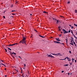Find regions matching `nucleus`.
<instances>
[{"label":"nucleus","mask_w":77,"mask_h":77,"mask_svg":"<svg viewBox=\"0 0 77 77\" xmlns=\"http://www.w3.org/2000/svg\"><path fill=\"white\" fill-rule=\"evenodd\" d=\"M23 39L22 40L20 41V43H22V44H24V43L25 44H26V42L24 40H26V37L23 36Z\"/></svg>","instance_id":"obj_1"},{"label":"nucleus","mask_w":77,"mask_h":77,"mask_svg":"<svg viewBox=\"0 0 77 77\" xmlns=\"http://www.w3.org/2000/svg\"><path fill=\"white\" fill-rule=\"evenodd\" d=\"M63 31L64 34H65L66 33H68V31H66V30L63 29Z\"/></svg>","instance_id":"obj_2"},{"label":"nucleus","mask_w":77,"mask_h":77,"mask_svg":"<svg viewBox=\"0 0 77 77\" xmlns=\"http://www.w3.org/2000/svg\"><path fill=\"white\" fill-rule=\"evenodd\" d=\"M54 42H55V44H60L61 45H62V44H63V45H64V44L63 43H60V42H56V41H54Z\"/></svg>","instance_id":"obj_3"},{"label":"nucleus","mask_w":77,"mask_h":77,"mask_svg":"<svg viewBox=\"0 0 77 77\" xmlns=\"http://www.w3.org/2000/svg\"><path fill=\"white\" fill-rule=\"evenodd\" d=\"M59 39V38H56L57 41H60V40Z\"/></svg>","instance_id":"obj_4"},{"label":"nucleus","mask_w":77,"mask_h":77,"mask_svg":"<svg viewBox=\"0 0 77 77\" xmlns=\"http://www.w3.org/2000/svg\"><path fill=\"white\" fill-rule=\"evenodd\" d=\"M10 46H13V44H12V45L10 44L9 45L7 46V47H8Z\"/></svg>","instance_id":"obj_5"},{"label":"nucleus","mask_w":77,"mask_h":77,"mask_svg":"<svg viewBox=\"0 0 77 77\" xmlns=\"http://www.w3.org/2000/svg\"><path fill=\"white\" fill-rule=\"evenodd\" d=\"M72 41H73L74 44H75V42H74V40L73 39V38H72Z\"/></svg>","instance_id":"obj_6"},{"label":"nucleus","mask_w":77,"mask_h":77,"mask_svg":"<svg viewBox=\"0 0 77 77\" xmlns=\"http://www.w3.org/2000/svg\"><path fill=\"white\" fill-rule=\"evenodd\" d=\"M60 54V53H58L57 54H55V55L56 56H59Z\"/></svg>","instance_id":"obj_7"},{"label":"nucleus","mask_w":77,"mask_h":77,"mask_svg":"<svg viewBox=\"0 0 77 77\" xmlns=\"http://www.w3.org/2000/svg\"><path fill=\"white\" fill-rule=\"evenodd\" d=\"M11 54H15V55H16V53H14V52H12V53H11Z\"/></svg>","instance_id":"obj_8"},{"label":"nucleus","mask_w":77,"mask_h":77,"mask_svg":"<svg viewBox=\"0 0 77 77\" xmlns=\"http://www.w3.org/2000/svg\"><path fill=\"white\" fill-rule=\"evenodd\" d=\"M67 59L69 61H71V60L69 58L67 57Z\"/></svg>","instance_id":"obj_9"},{"label":"nucleus","mask_w":77,"mask_h":77,"mask_svg":"<svg viewBox=\"0 0 77 77\" xmlns=\"http://www.w3.org/2000/svg\"><path fill=\"white\" fill-rule=\"evenodd\" d=\"M39 36L40 37H41L42 38H45V37H44V36H42L40 35H39Z\"/></svg>","instance_id":"obj_10"},{"label":"nucleus","mask_w":77,"mask_h":77,"mask_svg":"<svg viewBox=\"0 0 77 77\" xmlns=\"http://www.w3.org/2000/svg\"><path fill=\"white\" fill-rule=\"evenodd\" d=\"M7 48H8V49H9V50H10L11 51V50H12V49H11V48H8V47H6Z\"/></svg>","instance_id":"obj_11"},{"label":"nucleus","mask_w":77,"mask_h":77,"mask_svg":"<svg viewBox=\"0 0 77 77\" xmlns=\"http://www.w3.org/2000/svg\"><path fill=\"white\" fill-rule=\"evenodd\" d=\"M56 23L57 24H59V21L57 20Z\"/></svg>","instance_id":"obj_12"},{"label":"nucleus","mask_w":77,"mask_h":77,"mask_svg":"<svg viewBox=\"0 0 77 77\" xmlns=\"http://www.w3.org/2000/svg\"><path fill=\"white\" fill-rule=\"evenodd\" d=\"M51 58H53H53H54V56H53L52 55H51Z\"/></svg>","instance_id":"obj_13"},{"label":"nucleus","mask_w":77,"mask_h":77,"mask_svg":"<svg viewBox=\"0 0 77 77\" xmlns=\"http://www.w3.org/2000/svg\"><path fill=\"white\" fill-rule=\"evenodd\" d=\"M75 13H77V10L75 9Z\"/></svg>","instance_id":"obj_14"},{"label":"nucleus","mask_w":77,"mask_h":77,"mask_svg":"<svg viewBox=\"0 0 77 77\" xmlns=\"http://www.w3.org/2000/svg\"><path fill=\"white\" fill-rule=\"evenodd\" d=\"M71 32L72 35H73V32H72V30H71Z\"/></svg>","instance_id":"obj_15"},{"label":"nucleus","mask_w":77,"mask_h":77,"mask_svg":"<svg viewBox=\"0 0 77 77\" xmlns=\"http://www.w3.org/2000/svg\"><path fill=\"white\" fill-rule=\"evenodd\" d=\"M43 13H45V14H47V12H46V11H44L43 12Z\"/></svg>","instance_id":"obj_16"},{"label":"nucleus","mask_w":77,"mask_h":77,"mask_svg":"<svg viewBox=\"0 0 77 77\" xmlns=\"http://www.w3.org/2000/svg\"><path fill=\"white\" fill-rule=\"evenodd\" d=\"M53 20H55V21H57V19H54V18H53Z\"/></svg>","instance_id":"obj_17"},{"label":"nucleus","mask_w":77,"mask_h":77,"mask_svg":"<svg viewBox=\"0 0 77 77\" xmlns=\"http://www.w3.org/2000/svg\"><path fill=\"white\" fill-rule=\"evenodd\" d=\"M72 63H73L72 62L71 63H70V65H72Z\"/></svg>","instance_id":"obj_18"},{"label":"nucleus","mask_w":77,"mask_h":77,"mask_svg":"<svg viewBox=\"0 0 77 77\" xmlns=\"http://www.w3.org/2000/svg\"><path fill=\"white\" fill-rule=\"evenodd\" d=\"M74 26H76V27H77V24H75L74 23Z\"/></svg>","instance_id":"obj_19"},{"label":"nucleus","mask_w":77,"mask_h":77,"mask_svg":"<svg viewBox=\"0 0 77 77\" xmlns=\"http://www.w3.org/2000/svg\"><path fill=\"white\" fill-rule=\"evenodd\" d=\"M66 39H65V40H66V41H68V38L66 37Z\"/></svg>","instance_id":"obj_20"},{"label":"nucleus","mask_w":77,"mask_h":77,"mask_svg":"<svg viewBox=\"0 0 77 77\" xmlns=\"http://www.w3.org/2000/svg\"><path fill=\"white\" fill-rule=\"evenodd\" d=\"M65 66H68V64H66V65H64Z\"/></svg>","instance_id":"obj_21"},{"label":"nucleus","mask_w":77,"mask_h":77,"mask_svg":"<svg viewBox=\"0 0 77 77\" xmlns=\"http://www.w3.org/2000/svg\"><path fill=\"white\" fill-rule=\"evenodd\" d=\"M72 62H74V59L72 58Z\"/></svg>","instance_id":"obj_22"},{"label":"nucleus","mask_w":77,"mask_h":77,"mask_svg":"<svg viewBox=\"0 0 77 77\" xmlns=\"http://www.w3.org/2000/svg\"><path fill=\"white\" fill-rule=\"evenodd\" d=\"M47 55H48V57H51V55H48V54H47Z\"/></svg>","instance_id":"obj_23"},{"label":"nucleus","mask_w":77,"mask_h":77,"mask_svg":"<svg viewBox=\"0 0 77 77\" xmlns=\"http://www.w3.org/2000/svg\"><path fill=\"white\" fill-rule=\"evenodd\" d=\"M72 35H73V36H74V37H75V38H76V37H75V36L74 34H73Z\"/></svg>","instance_id":"obj_24"},{"label":"nucleus","mask_w":77,"mask_h":77,"mask_svg":"<svg viewBox=\"0 0 77 77\" xmlns=\"http://www.w3.org/2000/svg\"><path fill=\"white\" fill-rule=\"evenodd\" d=\"M12 54H10V55H11V56H12V57H14L13 56V55H12Z\"/></svg>","instance_id":"obj_25"},{"label":"nucleus","mask_w":77,"mask_h":77,"mask_svg":"<svg viewBox=\"0 0 77 77\" xmlns=\"http://www.w3.org/2000/svg\"><path fill=\"white\" fill-rule=\"evenodd\" d=\"M70 44H71V45H73V43H70Z\"/></svg>","instance_id":"obj_26"},{"label":"nucleus","mask_w":77,"mask_h":77,"mask_svg":"<svg viewBox=\"0 0 77 77\" xmlns=\"http://www.w3.org/2000/svg\"><path fill=\"white\" fill-rule=\"evenodd\" d=\"M67 58L68 59V57H66V58H65V59H63V60H65V59H67Z\"/></svg>","instance_id":"obj_27"},{"label":"nucleus","mask_w":77,"mask_h":77,"mask_svg":"<svg viewBox=\"0 0 77 77\" xmlns=\"http://www.w3.org/2000/svg\"><path fill=\"white\" fill-rule=\"evenodd\" d=\"M67 58L68 59V57H66V58H65V59H63V60H65V59H67Z\"/></svg>","instance_id":"obj_28"},{"label":"nucleus","mask_w":77,"mask_h":77,"mask_svg":"<svg viewBox=\"0 0 77 77\" xmlns=\"http://www.w3.org/2000/svg\"><path fill=\"white\" fill-rule=\"evenodd\" d=\"M2 65H4V66H6V65H5L4 64H3V63H2Z\"/></svg>","instance_id":"obj_29"},{"label":"nucleus","mask_w":77,"mask_h":77,"mask_svg":"<svg viewBox=\"0 0 77 77\" xmlns=\"http://www.w3.org/2000/svg\"><path fill=\"white\" fill-rule=\"evenodd\" d=\"M61 36H62V34H61L59 35L60 37H61Z\"/></svg>","instance_id":"obj_30"},{"label":"nucleus","mask_w":77,"mask_h":77,"mask_svg":"<svg viewBox=\"0 0 77 77\" xmlns=\"http://www.w3.org/2000/svg\"><path fill=\"white\" fill-rule=\"evenodd\" d=\"M71 43H73V42H72V40H71Z\"/></svg>","instance_id":"obj_31"},{"label":"nucleus","mask_w":77,"mask_h":77,"mask_svg":"<svg viewBox=\"0 0 77 77\" xmlns=\"http://www.w3.org/2000/svg\"><path fill=\"white\" fill-rule=\"evenodd\" d=\"M69 33H70V32H71V31H70V30H69L68 31Z\"/></svg>","instance_id":"obj_32"},{"label":"nucleus","mask_w":77,"mask_h":77,"mask_svg":"<svg viewBox=\"0 0 77 77\" xmlns=\"http://www.w3.org/2000/svg\"><path fill=\"white\" fill-rule=\"evenodd\" d=\"M15 10H14V11H12L11 12H15Z\"/></svg>","instance_id":"obj_33"},{"label":"nucleus","mask_w":77,"mask_h":77,"mask_svg":"<svg viewBox=\"0 0 77 77\" xmlns=\"http://www.w3.org/2000/svg\"><path fill=\"white\" fill-rule=\"evenodd\" d=\"M69 53H71V51H69Z\"/></svg>","instance_id":"obj_34"},{"label":"nucleus","mask_w":77,"mask_h":77,"mask_svg":"<svg viewBox=\"0 0 77 77\" xmlns=\"http://www.w3.org/2000/svg\"><path fill=\"white\" fill-rule=\"evenodd\" d=\"M11 8H12V7H13V5H11Z\"/></svg>","instance_id":"obj_35"},{"label":"nucleus","mask_w":77,"mask_h":77,"mask_svg":"<svg viewBox=\"0 0 77 77\" xmlns=\"http://www.w3.org/2000/svg\"><path fill=\"white\" fill-rule=\"evenodd\" d=\"M5 52H7V50L6 49H5Z\"/></svg>","instance_id":"obj_36"},{"label":"nucleus","mask_w":77,"mask_h":77,"mask_svg":"<svg viewBox=\"0 0 77 77\" xmlns=\"http://www.w3.org/2000/svg\"><path fill=\"white\" fill-rule=\"evenodd\" d=\"M17 57H18H18H20V58L21 57L20 56H18Z\"/></svg>","instance_id":"obj_37"},{"label":"nucleus","mask_w":77,"mask_h":77,"mask_svg":"<svg viewBox=\"0 0 77 77\" xmlns=\"http://www.w3.org/2000/svg\"><path fill=\"white\" fill-rule=\"evenodd\" d=\"M61 72H62V73H63V72H64V71H61Z\"/></svg>","instance_id":"obj_38"},{"label":"nucleus","mask_w":77,"mask_h":77,"mask_svg":"<svg viewBox=\"0 0 77 77\" xmlns=\"http://www.w3.org/2000/svg\"><path fill=\"white\" fill-rule=\"evenodd\" d=\"M70 2L69 1L68 2H67V4H69V3Z\"/></svg>","instance_id":"obj_39"},{"label":"nucleus","mask_w":77,"mask_h":77,"mask_svg":"<svg viewBox=\"0 0 77 77\" xmlns=\"http://www.w3.org/2000/svg\"><path fill=\"white\" fill-rule=\"evenodd\" d=\"M12 17H14V16H10V18H12Z\"/></svg>","instance_id":"obj_40"},{"label":"nucleus","mask_w":77,"mask_h":77,"mask_svg":"<svg viewBox=\"0 0 77 77\" xmlns=\"http://www.w3.org/2000/svg\"><path fill=\"white\" fill-rule=\"evenodd\" d=\"M3 18H5V16H3Z\"/></svg>","instance_id":"obj_41"},{"label":"nucleus","mask_w":77,"mask_h":77,"mask_svg":"<svg viewBox=\"0 0 77 77\" xmlns=\"http://www.w3.org/2000/svg\"><path fill=\"white\" fill-rule=\"evenodd\" d=\"M73 26H72L71 29H73Z\"/></svg>","instance_id":"obj_42"},{"label":"nucleus","mask_w":77,"mask_h":77,"mask_svg":"<svg viewBox=\"0 0 77 77\" xmlns=\"http://www.w3.org/2000/svg\"><path fill=\"white\" fill-rule=\"evenodd\" d=\"M12 15H15V14H12Z\"/></svg>","instance_id":"obj_43"},{"label":"nucleus","mask_w":77,"mask_h":77,"mask_svg":"<svg viewBox=\"0 0 77 77\" xmlns=\"http://www.w3.org/2000/svg\"><path fill=\"white\" fill-rule=\"evenodd\" d=\"M13 45H15V43L13 44Z\"/></svg>","instance_id":"obj_44"},{"label":"nucleus","mask_w":77,"mask_h":77,"mask_svg":"<svg viewBox=\"0 0 77 77\" xmlns=\"http://www.w3.org/2000/svg\"><path fill=\"white\" fill-rule=\"evenodd\" d=\"M34 30H35V31H36V32H37V31H36V29H34Z\"/></svg>","instance_id":"obj_45"},{"label":"nucleus","mask_w":77,"mask_h":77,"mask_svg":"<svg viewBox=\"0 0 77 77\" xmlns=\"http://www.w3.org/2000/svg\"><path fill=\"white\" fill-rule=\"evenodd\" d=\"M66 44H68V41H66Z\"/></svg>","instance_id":"obj_46"},{"label":"nucleus","mask_w":77,"mask_h":77,"mask_svg":"<svg viewBox=\"0 0 77 77\" xmlns=\"http://www.w3.org/2000/svg\"><path fill=\"white\" fill-rule=\"evenodd\" d=\"M18 3V2L16 1V3Z\"/></svg>","instance_id":"obj_47"},{"label":"nucleus","mask_w":77,"mask_h":77,"mask_svg":"<svg viewBox=\"0 0 77 77\" xmlns=\"http://www.w3.org/2000/svg\"><path fill=\"white\" fill-rule=\"evenodd\" d=\"M58 28L59 29H60V26H59Z\"/></svg>","instance_id":"obj_48"},{"label":"nucleus","mask_w":77,"mask_h":77,"mask_svg":"<svg viewBox=\"0 0 77 77\" xmlns=\"http://www.w3.org/2000/svg\"><path fill=\"white\" fill-rule=\"evenodd\" d=\"M18 43H15V45H17V44Z\"/></svg>","instance_id":"obj_49"},{"label":"nucleus","mask_w":77,"mask_h":77,"mask_svg":"<svg viewBox=\"0 0 77 77\" xmlns=\"http://www.w3.org/2000/svg\"><path fill=\"white\" fill-rule=\"evenodd\" d=\"M24 67L26 66V64H24Z\"/></svg>","instance_id":"obj_50"},{"label":"nucleus","mask_w":77,"mask_h":77,"mask_svg":"<svg viewBox=\"0 0 77 77\" xmlns=\"http://www.w3.org/2000/svg\"><path fill=\"white\" fill-rule=\"evenodd\" d=\"M70 74V73H68V75H69Z\"/></svg>","instance_id":"obj_51"},{"label":"nucleus","mask_w":77,"mask_h":77,"mask_svg":"<svg viewBox=\"0 0 77 77\" xmlns=\"http://www.w3.org/2000/svg\"><path fill=\"white\" fill-rule=\"evenodd\" d=\"M75 62H76V60H75Z\"/></svg>","instance_id":"obj_52"},{"label":"nucleus","mask_w":77,"mask_h":77,"mask_svg":"<svg viewBox=\"0 0 77 77\" xmlns=\"http://www.w3.org/2000/svg\"><path fill=\"white\" fill-rule=\"evenodd\" d=\"M60 17H63V16H60Z\"/></svg>","instance_id":"obj_53"},{"label":"nucleus","mask_w":77,"mask_h":77,"mask_svg":"<svg viewBox=\"0 0 77 77\" xmlns=\"http://www.w3.org/2000/svg\"><path fill=\"white\" fill-rule=\"evenodd\" d=\"M69 26H70V27H71V25H69Z\"/></svg>","instance_id":"obj_54"},{"label":"nucleus","mask_w":77,"mask_h":77,"mask_svg":"<svg viewBox=\"0 0 77 77\" xmlns=\"http://www.w3.org/2000/svg\"><path fill=\"white\" fill-rule=\"evenodd\" d=\"M53 54V55H55V54Z\"/></svg>","instance_id":"obj_55"},{"label":"nucleus","mask_w":77,"mask_h":77,"mask_svg":"<svg viewBox=\"0 0 77 77\" xmlns=\"http://www.w3.org/2000/svg\"><path fill=\"white\" fill-rule=\"evenodd\" d=\"M61 30V29H59V30H60V31Z\"/></svg>","instance_id":"obj_56"},{"label":"nucleus","mask_w":77,"mask_h":77,"mask_svg":"<svg viewBox=\"0 0 77 77\" xmlns=\"http://www.w3.org/2000/svg\"><path fill=\"white\" fill-rule=\"evenodd\" d=\"M23 72L22 71V70H21V73H22Z\"/></svg>","instance_id":"obj_57"},{"label":"nucleus","mask_w":77,"mask_h":77,"mask_svg":"<svg viewBox=\"0 0 77 77\" xmlns=\"http://www.w3.org/2000/svg\"><path fill=\"white\" fill-rule=\"evenodd\" d=\"M61 33H63V32H61Z\"/></svg>","instance_id":"obj_58"},{"label":"nucleus","mask_w":77,"mask_h":77,"mask_svg":"<svg viewBox=\"0 0 77 77\" xmlns=\"http://www.w3.org/2000/svg\"><path fill=\"white\" fill-rule=\"evenodd\" d=\"M10 54H12V53H11V52H10Z\"/></svg>","instance_id":"obj_59"},{"label":"nucleus","mask_w":77,"mask_h":77,"mask_svg":"<svg viewBox=\"0 0 77 77\" xmlns=\"http://www.w3.org/2000/svg\"><path fill=\"white\" fill-rule=\"evenodd\" d=\"M5 70H6V68H5Z\"/></svg>","instance_id":"obj_60"},{"label":"nucleus","mask_w":77,"mask_h":77,"mask_svg":"<svg viewBox=\"0 0 77 77\" xmlns=\"http://www.w3.org/2000/svg\"><path fill=\"white\" fill-rule=\"evenodd\" d=\"M20 69H21V70H22V68H20Z\"/></svg>","instance_id":"obj_61"},{"label":"nucleus","mask_w":77,"mask_h":77,"mask_svg":"<svg viewBox=\"0 0 77 77\" xmlns=\"http://www.w3.org/2000/svg\"><path fill=\"white\" fill-rule=\"evenodd\" d=\"M15 70H16V71H17L18 70H16V69H15Z\"/></svg>","instance_id":"obj_62"},{"label":"nucleus","mask_w":77,"mask_h":77,"mask_svg":"<svg viewBox=\"0 0 77 77\" xmlns=\"http://www.w3.org/2000/svg\"><path fill=\"white\" fill-rule=\"evenodd\" d=\"M5 77H7V75H5Z\"/></svg>","instance_id":"obj_63"},{"label":"nucleus","mask_w":77,"mask_h":77,"mask_svg":"<svg viewBox=\"0 0 77 77\" xmlns=\"http://www.w3.org/2000/svg\"><path fill=\"white\" fill-rule=\"evenodd\" d=\"M32 14H30V15H32Z\"/></svg>","instance_id":"obj_64"}]
</instances>
